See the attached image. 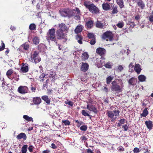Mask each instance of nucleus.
Wrapping results in <instances>:
<instances>
[{"label": "nucleus", "instance_id": "41", "mask_svg": "<svg viewBox=\"0 0 153 153\" xmlns=\"http://www.w3.org/2000/svg\"><path fill=\"white\" fill-rule=\"evenodd\" d=\"M113 77L112 76H110L108 77L106 79L107 83L108 84H109L112 80Z\"/></svg>", "mask_w": 153, "mask_h": 153}, {"label": "nucleus", "instance_id": "5", "mask_svg": "<svg viewBox=\"0 0 153 153\" xmlns=\"http://www.w3.org/2000/svg\"><path fill=\"white\" fill-rule=\"evenodd\" d=\"M112 86L111 89L113 91H115L117 92H120L122 91V87L120 86L116 81H114L112 82Z\"/></svg>", "mask_w": 153, "mask_h": 153}, {"label": "nucleus", "instance_id": "43", "mask_svg": "<svg viewBox=\"0 0 153 153\" xmlns=\"http://www.w3.org/2000/svg\"><path fill=\"white\" fill-rule=\"evenodd\" d=\"M87 126L85 125L82 126L80 127V129L82 131H85L87 130Z\"/></svg>", "mask_w": 153, "mask_h": 153}, {"label": "nucleus", "instance_id": "40", "mask_svg": "<svg viewBox=\"0 0 153 153\" xmlns=\"http://www.w3.org/2000/svg\"><path fill=\"white\" fill-rule=\"evenodd\" d=\"M13 72V70L12 69H10L7 72L6 75L10 79V76L11 75Z\"/></svg>", "mask_w": 153, "mask_h": 153}, {"label": "nucleus", "instance_id": "21", "mask_svg": "<svg viewBox=\"0 0 153 153\" xmlns=\"http://www.w3.org/2000/svg\"><path fill=\"white\" fill-rule=\"evenodd\" d=\"M33 101L34 104L38 105L41 103V100L39 97H36L33 98Z\"/></svg>", "mask_w": 153, "mask_h": 153}, {"label": "nucleus", "instance_id": "39", "mask_svg": "<svg viewBox=\"0 0 153 153\" xmlns=\"http://www.w3.org/2000/svg\"><path fill=\"white\" fill-rule=\"evenodd\" d=\"M46 76L45 74L43 73L42 74L39 76V78L40 80L42 82H43L44 80V78Z\"/></svg>", "mask_w": 153, "mask_h": 153}, {"label": "nucleus", "instance_id": "23", "mask_svg": "<svg viewBox=\"0 0 153 153\" xmlns=\"http://www.w3.org/2000/svg\"><path fill=\"white\" fill-rule=\"evenodd\" d=\"M42 100L44 101L47 104H49L51 102L49 98L47 96H43L42 97Z\"/></svg>", "mask_w": 153, "mask_h": 153}, {"label": "nucleus", "instance_id": "9", "mask_svg": "<svg viewBox=\"0 0 153 153\" xmlns=\"http://www.w3.org/2000/svg\"><path fill=\"white\" fill-rule=\"evenodd\" d=\"M103 36L105 39L108 38L110 41L112 40L113 38V35L110 32H106L103 34Z\"/></svg>", "mask_w": 153, "mask_h": 153}, {"label": "nucleus", "instance_id": "58", "mask_svg": "<svg viewBox=\"0 0 153 153\" xmlns=\"http://www.w3.org/2000/svg\"><path fill=\"white\" fill-rule=\"evenodd\" d=\"M51 146L52 148L54 149H56L57 148L56 146L55 145V144L54 143H52L51 144Z\"/></svg>", "mask_w": 153, "mask_h": 153}, {"label": "nucleus", "instance_id": "31", "mask_svg": "<svg viewBox=\"0 0 153 153\" xmlns=\"http://www.w3.org/2000/svg\"><path fill=\"white\" fill-rule=\"evenodd\" d=\"M96 26L97 27L102 28H103V25L101 22L97 21L96 23Z\"/></svg>", "mask_w": 153, "mask_h": 153}, {"label": "nucleus", "instance_id": "7", "mask_svg": "<svg viewBox=\"0 0 153 153\" xmlns=\"http://www.w3.org/2000/svg\"><path fill=\"white\" fill-rule=\"evenodd\" d=\"M63 31L59 30H57L56 31V36L57 39H66V36L63 32Z\"/></svg>", "mask_w": 153, "mask_h": 153}, {"label": "nucleus", "instance_id": "22", "mask_svg": "<svg viewBox=\"0 0 153 153\" xmlns=\"http://www.w3.org/2000/svg\"><path fill=\"white\" fill-rule=\"evenodd\" d=\"M145 124L147 128L150 130L152 128L153 126L152 122L151 121H146L145 122Z\"/></svg>", "mask_w": 153, "mask_h": 153}, {"label": "nucleus", "instance_id": "47", "mask_svg": "<svg viewBox=\"0 0 153 153\" xmlns=\"http://www.w3.org/2000/svg\"><path fill=\"white\" fill-rule=\"evenodd\" d=\"M91 39L89 40L90 42L89 43L91 45H94L96 43L95 38H93V39Z\"/></svg>", "mask_w": 153, "mask_h": 153}, {"label": "nucleus", "instance_id": "14", "mask_svg": "<svg viewBox=\"0 0 153 153\" xmlns=\"http://www.w3.org/2000/svg\"><path fill=\"white\" fill-rule=\"evenodd\" d=\"M102 7L103 10H108L111 8L110 4L108 3H104L102 4Z\"/></svg>", "mask_w": 153, "mask_h": 153}, {"label": "nucleus", "instance_id": "64", "mask_svg": "<svg viewBox=\"0 0 153 153\" xmlns=\"http://www.w3.org/2000/svg\"><path fill=\"white\" fill-rule=\"evenodd\" d=\"M87 152L88 153H93L92 151L89 149H87Z\"/></svg>", "mask_w": 153, "mask_h": 153}, {"label": "nucleus", "instance_id": "52", "mask_svg": "<svg viewBox=\"0 0 153 153\" xmlns=\"http://www.w3.org/2000/svg\"><path fill=\"white\" fill-rule=\"evenodd\" d=\"M33 147L32 146L30 145L29 146L28 149L30 152H33Z\"/></svg>", "mask_w": 153, "mask_h": 153}, {"label": "nucleus", "instance_id": "59", "mask_svg": "<svg viewBox=\"0 0 153 153\" xmlns=\"http://www.w3.org/2000/svg\"><path fill=\"white\" fill-rule=\"evenodd\" d=\"M118 148V150L120 151H123L124 150V148L121 146L119 147Z\"/></svg>", "mask_w": 153, "mask_h": 153}, {"label": "nucleus", "instance_id": "33", "mask_svg": "<svg viewBox=\"0 0 153 153\" xmlns=\"http://www.w3.org/2000/svg\"><path fill=\"white\" fill-rule=\"evenodd\" d=\"M113 66V64L111 62H108L104 64V66L106 68H111Z\"/></svg>", "mask_w": 153, "mask_h": 153}, {"label": "nucleus", "instance_id": "19", "mask_svg": "<svg viewBox=\"0 0 153 153\" xmlns=\"http://www.w3.org/2000/svg\"><path fill=\"white\" fill-rule=\"evenodd\" d=\"M16 138L18 140H20L22 138L24 140H25L27 138V136L25 133H21L17 135Z\"/></svg>", "mask_w": 153, "mask_h": 153}, {"label": "nucleus", "instance_id": "63", "mask_svg": "<svg viewBox=\"0 0 153 153\" xmlns=\"http://www.w3.org/2000/svg\"><path fill=\"white\" fill-rule=\"evenodd\" d=\"M10 28L13 31L16 29V28L14 26H11Z\"/></svg>", "mask_w": 153, "mask_h": 153}, {"label": "nucleus", "instance_id": "34", "mask_svg": "<svg viewBox=\"0 0 153 153\" xmlns=\"http://www.w3.org/2000/svg\"><path fill=\"white\" fill-rule=\"evenodd\" d=\"M39 39L37 37H34L33 39V42L34 44L37 45L39 43Z\"/></svg>", "mask_w": 153, "mask_h": 153}, {"label": "nucleus", "instance_id": "10", "mask_svg": "<svg viewBox=\"0 0 153 153\" xmlns=\"http://www.w3.org/2000/svg\"><path fill=\"white\" fill-rule=\"evenodd\" d=\"M28 88L26 86H20L18 88V91L20 93L25 94L27 92Z\"/></svg>", "mask_w": 153, "mask_h": 153}, {"label": "nucleus", "instance_id": "53", "mask_svg": "<svg viewBox=\"0 0 153 153\" xmlns=\"http://www.w3.org/2000/svg\"><path fill=\"white\" fill-rule=\"evenodd\" d=\"M80 139L82 141H84V142H85L87 140V139L85 136L81 137L80 138Z\"/></svg>", "mask_w": 153, "mask_h": 153}, {"label": "nucleus", "instance_id": "16", "mask_svg": "<svg viewBox=\"0 0 153 153\" xmlns=\"http://www.w3.org/2000/svg\"><path fill=\"white\" fill-rule=\"evenodd\" d=\"M87 108L90 111H93L95 113L97 112V110L96 108L93 105L88 104L87 105Z\"/></svg>", "mask_w": 153, "mask_h": 153}, {"label": "nucleus", "instance_id": "55", "mask_svg": "<svg viewBox=\"0 0 153 153\" xmlns=\"http://www.w3.org/2000/svg\"><path fill=\"white\" fill-rule=\"evenodd\" d=\"M133 151L134 153H138L140 152V150L138 148H135L134 149Z\"/></svg>", "mask_w": 153, "mask_h": 153}, {"label": "nucleus", "instance_id": "20", "mask_svg": "<svg viewBox=\"0 0 153 153\" xmlns=\"http://www.w3.org/2000/svg\"><path fill=\"white\" fill-rule=\"evenodd\" d=\"M134 70L138 74H140L141 70L140 65L138 64H136L134 67Z\"/></svg>", "mask_w": 153, "mask_h": 153}, {"label": "nucleus", "instance_id": "15", "mask_svg": "<svg viewBox=\"0 0 153 153\" xmlns=\"http://www.w3.org/2000/svg\"><path fill=\"white\" fill-rule=\"evenodd\" d=\"M97 53L100 55L104 54L106 53V50L103 48H99L96 50Z\"/></svg>", "mask_w": 153, "mask_h": 153}, {"label": "nucleus", "instance_id": "18", "mask_svg": "<svg viewBox=\"0 0 153 153\" xmlns=\"http://www.w3.org/2000/svg\"><path fill=\"white\" fill-rule=\"evenodd\" d=\"M83 27V26L82 25H78L74 30L75 33H78L81 32L82 31Z\"/></svg>", "mask_w": 153, "mask_h": 153}, {"label": "nucleus", "instance_id": "54", "mask_svg": "<svg viewBox=\"0 0 153 153\" xmlns=\"http://www.w3.org/2000/svg\"><path fill=\"white\" fill-rule=\"evenodd\" d=\"M122 127H123V128L124 129V130L125 131H127L128 128V127L127 125H126V124L123 125L122 126Z\"/></svg>", "mask_w": 153, "mask_h": 153}, {"label": "nucleus", "instance_id": "32", "mask_svg": "<svg viewBox=\"0 0 153 153\" xmlns=\"http://www.w3.org/2000/svg\"><path fill=\"white\" fill-rule=\"evenodd\" d=\"M93 21L92 20L89 21L86 23V26L88 28H91L93 26Z\"/></svg>", "mask_w": 153, "mask_h": 153}, {"label": "nucleus", "instance_id": "24", "mask_svg": "<svg viewBox=\"0 0 153 153\" xmlns=\"http://www.w3.org/2000/svg\"><path fill=\"white\" fill-rule=\"evenodd\" d=\"M28 70V66L26 65H23L21 68V71L23 73L27 72Z\"/></svg>", "mask_w": 153, "mask_h": 153}, {"label": "nucleus", "instance_id": "56", "mask_svg": "<svg viewBox=\"0 0 153 153\" xmlns=\"http://www.w3.org/2000/svg\"><path fill=\"white\" fill-rule=\"evenodd\" d=\"M149 20L151 22H153V15H151L149 16Z\"/></svg>", "mask_w": 153, "mask_h": 153}, {"label": "nucleus", "instance_id": "38", "mask_svg": "<svg viewBox=\"0 0 153 153\" xmlns=\"http://www.w3.org/2000/svg\"><path fill=\"white\" fill-rule=\"evenodd\" d=\"M124 25V23L123 21H120L117 24V26L120 28H122Z\"/></svg>", "mask_w": 153, "mask_h": 153}, {"label": "nucleus", "instance_id": "46", "mask_svg": "<svg viewBox=\"0 0 153 153\" xmlns=\"http://www.w3.org/2000/svg\"><path fill=\"white\" fill-rule=\"evenodd\" d=\"M134 66V65H133V63L131 62V63H130L128 66V67L129 69V70H130L131 72L133 71V68Z\"/></svg>", "mask_w": 153, "mask_h": 153}, {"label": "nucleus", "instance_id": "49", "mask_svg": "<svg viewBox=\"0 0 153 153\" xmlns=\"http://www.w3.org/2000/svg\"><path fill=\"white\" fill-rule=\"evenodd\" d=\"M66 104H68L71 106H73L74 103L73 102L70 101H67L65 102Z\"/></svg>", "mask_w": 153, "mask_h": 153}, {"label": "nucleus", "instance_id": "12", "mask_svg": "<svg viewBox=\"0 0 153 153\" xmlns=\"http://www.w3.org/2000/svg\"><path fill=\"white\" fill-rule=\"evenodd\" d=\"M29 45L27 43H25L22 45L19 48L20 51L24 52V51L27 50L29 48Z\"/></svg>", "mask_w": 153, "mask_h": 153}, {"label": "nucleus", "instance_id": "29", "mask_svg": "<svg viewBox=\"0 0 153 153\" xmlns=\"http://www.w3.org/2000/svg\"><path fill=\"white\" fill-rule=\"evenodd\" d=\"M138 6L141 8L143 9L145 6V4L142 0H140L137 3Z\"/></svg>", "mask_w": 153, "mask_h": 153}, {"label": "nucleus", "instance_id": "57", "mask_svg": "<svg viewBox=\"0 0 153 153\" xmlns=\"http://www.w3.org/2000/svg\"><path fill=\"white\" fill-rule=\"evenodd\" d=\"M125 120L124 119H121L119 121V122H120L121 124H123L125 123Z\"/></svg>", "mask_w": 153, "mask_h": 153}, {"label": "nucleus", "instance_id": "3", "mask_svg": "<svg viewBox=\"0 0 153 153\" xmlns=\"http://www.w3.org/2000/svg\"><path fill=\"white\" fill-rule=\"evenodd\" d=\"M55 29L54 28L49 29L48 33H47L46 39L49 42L50 41H54V42L57 44L55 36Z\"/></svg>", "mask_w": 153, "mask_h": 153}, {"label": "nucleus", "instance_id": "62", "mask_svg": "<svg viewBox=\"0 0 153 153\" xmlns=\"http://www.w3.org/2000/svg\"><path fill=\"white\" fill-rule=\"evenodd\" d=\"M48 84L44 82L43 84V87L47 88L48 87Z\"/></svg>", "mask_w": 153, "mask_h": 153}, {"label": "nucleus", "instance_id": "2", "mask_svg": "<svg viewBox=\"0 0 153 153\" xmlns=\"http://www.w3.org/2000/svg\"><path fill=\"white\" fill-rule=\"evenodd\" d=\"M120 112L119 110L107 111L106 114L108 118L111 119V121L113 122L117 119V116H119Z\"/></svg>", "mask_w": 153, "mask_h": 153}, {"label": "nucleus", "instance_id": "8", "mask_svg": "<svg viewBox=\"0 0 153 153\" xmlns=\"http://www.w3.org/2000/svg\"><path fill=\"white\" fill-rule=\"evenodd\" d=\"M59 11L61 16L66 17L68 16H69V11H70V10L68 9H62Z\"/></svg>", "mask_w": 153, "mask_h": 153}, {"label": "nucleus", "instance_id": "6", "mask_svg": "<svg viewBox=\"0 0 153 153\" xmlns=\"http://www.w3.org/2000/svg\"><path fill=\"white\" fill-rule=\"evenodd\" d=\"M38 54V52L36 51L31 55V61L33 63L36 64L41 61V58L39 57Z\"/></svg>", "mask_w": 153, "mask_h": 153}, {"label": "nucleus", "instance_id": "50", "mask_svg": "<svg viewBox=\"0 0 153 153\" xmlns=\"http://www.w3.org/2000/svg\"><path fill=\"white\" fill-rule=\"evenodd\" d=\"M1 46H0V51L3 50L5 48V45L4 43H2L1 44Z\"/></svg>", "mask_w": 153, "mask_h": 153}, {"label": "nucleus", "instance_id": "61", "mask_svg": "<svg viewBox=\"0 0 153 153\" xmlns=\"http://www.w3.org/2000/svg\"><path fill=\"white\" fill-rule=\"evenodd\" d=\"M140 16L139 15H137L135 16V19L136 20H138L140 19Z\"/></svg>", "mask_w": 153, "mask_h": 153}, {"label": "nucleus", "instance_id": "28", "mask_svg": "<svg viewBox=\"0 0 153 153\" xmlns=\"http://www.w3.org/2000/svg\"><path fill=\"white\" fill-rule=\"evenodd\" d=\"M138 79L140 82H143L145 81L146 77L143 75H141L138 76Z\"/></svg>", "mask_w": 153, "mask_h": 153}, {"label": "nucleus", "instance_id": "27", "mask_svg": "<svg viewBox=\"0 0 153 153\" xmlns=\"http://www.w3.org/2000/svg\"><path fill=\"white\" fill-rule=\"evenodd\" d=\"M23 118L25 119V120L28 121H31L33 122V119L31 117H29L27 115H24L23 117Z\"/></svg>", "mask_w": 153, "mask_h": 153}, {"label": "nucleus", "instance_id": "48", "mask_svg": "<svg viewBox=\"0 0 153 153\" xmlns=\"http://www.w3.org/2000/svg\"><path fill=\"white\" fill-rule=\"evenodd\" d=\"M118 12V10L117 9V7H114L113 8L112 13L113 14H115L117 13Z\"/></svg>", "mask_w": 153, "mask_h": 153}, {"label": "nucleus", "instance_id": "26", "mask_svg": "<svg viewBox=\"0 0 153 153\" xmlns=\"http://www.w3.org/2000/svg\"><path fill=\"white\" fill-rule=\"evenodd\" d=\"M116 2L121 8L124 7L123 0H116Z\"/></svg>", "mask_w": 153, "mask_h": 153}, {"label": "nucleus", "instance_id": "51", "mask_svg": "<svg viewBox=\"0 0 153 153\" xmlns=\"http://www.w3.org/2000/svg\"><path fill=\"white\" fill-rule=\"evenodd\" d=\"M117 69L120 71L121 72L123 69V67L122 65H119L117 67Z\"/></svg>", "mask_w": 153, "mask_h": 153}, {"label": "nucleus", "instance_id": "1", "mask_svg": "<svg viewBox=\"0 0 153 153\" xmlns=\"http://www.w3.org/2000/svg\"><path fill=\"white\" fill-rule=\"evenodd\" d=\"M81 15L80 11L77 8H75L69 11V17H72L76 20H79Z\"/></svg>", "mask_w": 153, "mask_h": 153}, {"label": "nucleus", "instance_id": "25", "mask_svg": "<svg viewBox=\"0 0 153 153\" xmlns=\"http://www.w3.org/2000/svg\"><path fill=\"white\" fill-rule=\"evenodd\" d=\"M148 108H145L143 111L142 114H141L140 116L142 117H146L149 114V112L148 111Z\"/></svg>", "mask_w": 153, "mask_h": 153}, {"label": "nucleus", "instance_id": "30", "mask_svg": "<svg viewBox=\"0 0 153 153\" xmlns=\"http://www.w3.org/2000/svg\"><path fill=\"white\" fill-rule=\"evenodd\" d=\"M28 146L25 145L22 147L21 149L22 153H26L27 151Z\"/></svg>", "mask_w": 153, "mask_h": 153}, {"label": "nucleus", "instance_id": "11", "mask_svg": "<svg viewBox=\"0 0 153 153\" xmlns=\"http://www.w3.org/2000/svg\"><path fill=\"white\" fill-rule=\"evenodd\" d=\"M68 28V27L66 26L65 24L61 23L59 25V29L58 30L62 31H67Z\"/></svg>", "mask_w": 153, "mask_h": 153}, {"label": "nucleus", "instance_id": "42", "mask_svg": "<svg viewBox=\"0 0 153 153\" xmlns=\"http://www.w3.org/2000/svg\"><path fill=\"white\" fill-rule=\"evenodd\" d=\"M88 37L89 39L95 38L94 35L93 33H89L88 34Z\"/></svg>", "mask_w": 153, "mask_h": 153}, {"label": "nucleus", "instance_id": "45", "mask_svg": "<svg viewBox=\"0 0 153 153\" xmlns=\"http://www.w3.org/2000/svg\"><path fill=\"white\" fill-rule=\"evenodd\" d=\"M82 114L85 116H89L90 115L86 112L85 110H82L81 112Z\"/></svg>", "mask_w": 153, "mask_h": 153}, {"label": "nucleus", "instance_id": "13", "mask_svg": "<svg viewBox=\"0 0 153 153\" xmlns=\"http://www.w3.org/2000/svg\"><path fill=\"white\" fill-rule=\"evenodd\" d=\"M88 67L89 65L88 63L82 62V64L81 65V70L85 72L88 69Z\"/></svg>", "mask_w": 153, "mask_h": 153}, {"label": "nucleus", "instance_id": "35", "mask_svg": "<svg viewBox=\"0 0 153 153\" xmlns=\"http://www.w3.org/2000/svg\"><path fill=\"white\" fill-rule=\"evenodd\" d=\"M82 59L83 60H85L88 58L89 55L86 52H84L82 53Z\"/></svg>", "mask_w": 153, "mask_h": 153}, {"label": "nucleus", "instance_id": "36", "mask_svg": "<svg viewBox=\"0 0 153 153\" xmlns=\"http://www.w3.org/2000/svg\"><path fill=\"white\" fill-rule=\"evenodd\" d=\"M29 28L31 30H35L36 28V25L34 23H32L30 25Z\"/></svg>", "mask_w": 153, "mask_h": 153}, {"label": "nucleus", "instance_id": "4", "mask_svg": "<svg viewBox=\"0 0 153 153\" xmlns=\"http://www.w3.org/2000/svg\"><path fill=\"white\" fill-rule=\"evenodd\" d=\"M84 5L92 13L97 14L99 12L98 9L94 4H88L87 3H85Z\"/></svg>", "mask_w": 153, "mask_h": 153}, {"label": "nucleus", "instance_id": "60", "mask_svg": "<svg viewBox=\"0 0 153 153\" xmlns=\"http://www.w3.org/2000/svg\"><path fill=\"white\" fill-rule=\"evenodd\" d=\"M84 124V123L81 121H79V123H78V125L77 126L79 127L81 125H83Z\"/></svg>", "mask_w": 153, "mask_h": 153}, {"label": "nucleus", "instance_id": "17", "mask_svg": "<svg viewBox=\"0 0 153 153\" xmlns=\"http://www.w3.org/2000/svg\"><path fill=\"white\" fill-rule=\"evenodd\" d=\"M137 82V79L134 77H132L128 81V83L129 85H135Z\"/></svg>", "mask_w": 153, "mask_h": 153}, {"label": "nucleus", "instance_id": "37", "mask_svg": "<svg viewBox=\"0 0 153 153\" xmlns=\"http://www.w3.org/2000/svg\"><path fill=\"white\" fill-rule=\"evenodd\" d=\"M76 39L78 40V42L80 44H82V37L80 36L77 35L76 36Z\"/></svg>", "mask_w": 153, "mask_h": 153}, {"label": "nucleus", "instance_id": "44", "mask_svg": "<svg viewBox=\"0 0 153 153\" xmlns=\"http://www.w3.org/2000/svg\"><path fill=\"white\" fill-rule=\"evenodd\" d=\"M62 123H64L65 126H69L70 124V122L68 120H62Z\"/></svg>", "mask_w": 153, "mask_h": 153}]
</instances>
